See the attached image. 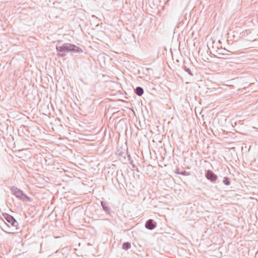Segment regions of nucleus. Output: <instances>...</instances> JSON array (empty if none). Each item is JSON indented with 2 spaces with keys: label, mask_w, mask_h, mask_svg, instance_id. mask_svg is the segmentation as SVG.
<instances>
[{
  "label": "nucleus",
  "mask_w": 258,
  "mask_h": 258,
  "mask_svg": "<svg viewBox=\"0 0 258 258\" xmlns=\"http://www.w3.org/2000/svg\"><path fill=\"white\" fill-rule=\"evenodd\" d=\"M57 54L60 57H64L68 53H81L83 50L79 47L70 43H65L61 45H56Z\"/></svg>",
  "instance_id": "f257e3e1"
},
{
  "label": "nucleus",
  "mask_w": 258,
  "mask_h": 258,
  "mask_svg": "<svg viewBox=\"0 0 258 258\" xmlns=\"http://www.w3.org/2000/svg\"><path fill=\"white\" fill-rule=\"evenodd\" d=\"M3 216L5 219L7 221L6 224L8 226L10 227V225H11L17 229L18 224L17 222L15 220V219L12 216L8 215L7 214H3Z\"/></svg>",
  "instance_id": "f03ea898"
},
{
  "label": "nucleus",
  "mask_w": 258,
  "mask_h": 258,
  "mask_svg": "<svg viewBox=\"0 0 258 258\" xmlns=\"http://www.w3.org/2000/svg\"><path fill=\"white\" fill-rule=\"evenodd\" d=\"M206 177L212 182H215L217 179V176L211 170H208L206 174Z\"/></svg>",
  "instance_id": "7ed1b4c3"
},
{
  "label": "nucleus",
  "mask_w": 258,
  "mask_h": 258,
  "mask_svg": "<svg viewBox=\"0 0 258 258\" xmlns=\"http://www.w3.org/2000/svg\"><path fill=\"white\" fill-rule=\"evenodd\" d=\"M228 51L227 50H226V49L224 48L223 49L222 48V46L220 45V48L219 47V48H218V50H217V51L216 52H217V53L216 54H215V55H224V54H227V52Z\"/></svg>",
  "instance_id": "20e7f679"
},
{
  "label": "nucleus",
  "mask_w": 258,
  "mask_h": 258,
  "mask_svg": "<svg viewBox=\"0 0 258 258\" xmlns=\"http://www.w3.org/2000/svg\"><path fill=\"white\" fill-rule=\"evenodd\" d=\"M155 226L156 225L153 223V221L152 220H148L146 223V227L150 230L154 229Z\"/></svg>",
  "instance_id": "39448f33"
},
{
  "label": "nucleus",
  "mask_w": 258,
  "mask_h": 258,
  "mask_svg": "<svg viewBox=\"0 0 258 258\" xmlns=\"http://www.w3.org/2000/svg\"><path fill=\"white\" fill-rule=\"evenodd\" d=\"M135 92L138 96H141L144 93V90L141 87H137L135 90Z\"/></svg>",
  "instance_id": "423d86ee"
},
{
  "label": "nucleus",
  "mask_w": 258,
  "mask_h": 258,
  "mask_svg": "<svg viewBox=\"0 0 258 258\" xmlns=\"http://www.w3.org/2000/svg\"><path fill=\"white\" fill-rule=\"evenodd\" d=\"M11 190L13 194H24L22 191L16 186L12 187Z\"/></svg>",
  "instance_id": "0eeeda50"
},
{
  "label": "nucleus",
  "mask_w": 258,
  "mask_h": 258,
  "mask_svg": "<svg viewBox=\"0 0 258 258\" xmlns=\"http://www.w3.org/2000/svg\"><path fill=\"white\" fill-rule=\"evenodd\" d=\"M223 183L226 185H229L230 184V179L229 177H225L223 180Z\"/></svg>",
  "instance_id": "6e6552de"
},
{
  "label": "nucleus",
  "mask_w": 258,
  "mask_h": 258,
  "mask_svg": "<svg viewBox=\"0 0 258 258\" xmlns=\"http://www.w3.org/2000/svg\"><path fill=\"white\" fill-rule=\"evenodd\" d=\"M127 150H126V152H120L119 153V155H120L121 157H123L124 159H125V156L127 155V158H128V160H131V156L128 154H127Z\"/></svg>",
  "instance_id": "1a4fd4ad"
},
{
  "label": "nucleus",
  "mask_w": 258,
  "mask_h": 258,
  "mask_svg": "<svg viewBox=\"0 0 258 258\" xmlns=\"http://www.w3.org/2000/svg\"><path fill=\"white\" fill-rule=\"evenodd\" d=\"M218 48H219V46H214V45L212 47V49L211 50V52L213 53V54L215 55L217 53V50H218Z\"/></svg>",
  "instance_id": "9d476101"
},
{
  "label": "nucleus",
  "mask_w": 258,
  "mask_h": 258,
  "mask_svg": "<svg viewBox=\"0 0 258 258\" xmlns=\"http://www.w3.org/2000/svg\"><path fill=\"white\" fill-rule=\"evenodd\" d=\"M130 247H131V244L129 242L124 243L122 245V248L126 250V249L130 248Z\"/></svg>",
  "instance_id": "9b49d317"
},
{
  "label": "nucleus",
  "mask_w": 258,
  "mask_h": 258,
  "mask_svg": "<svg viewBox=\"0 0 258 258\" xmlns=\"http://www.w3.org/2000/svg\"><path fill=\"white\" fill-rule=\"evenodd\" d=\"M184 71L187 72L190 76H193V74L190 70V69L186 66L184 67Z\"/></svg>",
  "instance_id": "f8f14e48"
},
{
  "label": "nucleus",
  "mask_w": 258,
  "mask_h": 258,
  "mask_svg": "<svg viewBox=\"0 0 258 258\" xmlns=\"http://www.w3.org/2000/svg\"><path fill=\"white\" fill-rule=\"evenodd\" d=\"M180 175H182L183 176H188V175H190V173L186 172V171L184 170V171H181L180 173Z\"/></svg>",
  "instance_id": "ddd939ff"
},
{
  "label": "nucleus",
  "mask_w": 258,
  "mask_h": 258,
  "mask_svg": "<svg viewBox=\"0 0 258 258\" xmlns=\"http://www.w3.org/2000/svg\"><path fill=\"white\" fill-rule=\"evenodd\" d=\"M130 163L132 165L133 168H136V165L134 164V163H133V161L132 160L130 161Z\"/></svg>",
  "instance_id": "4468645a"
},
{
  "label": "nucleus",
  "mask_w": 258,
  "mask_h": 258,
  "mask_svg": "<svg viewBox=\"0 0 258 258\" xmlns=\"http://www.w3.org/2000/svg\"><path fill=\"white\" fill-rule=\"evenodd\" d=\"M180 172H181L179 171V168H177V169H176V170H175V173L176 174H180Z\"/></svg>",
  "instance_id": "2eb2a0df"
},
{
  "label": "nucleus",
  "mask_w": 258,
  "mask_h": 258,
  "mask_svg": "<svg viewBox=\"0 0 258 258\" xmlns=\"http://www.w3.org/2000/svg\"><path fill=\"white\" fill-rule=\"evenodd\" d=\"M22 196H23V198L22 197H20V198L23 199V200H25V199L26 198V195H22Z\"/></svg>",
  "instance_id": "dca6fc26"
},
{
  "label": "nucleus",
  "mask_w": 258,
  "mask_h": 258,
  "mask_svg": "<svg viewBox=\"0 0 258 258\" xmlns=\"http://www.w3.org/2000/svg\"><path fill=\"white\" fill-rule=\"evenodd\" d=\"M246 33H247V34H248L249 33H251V30H247L246 31Z\"/></svg>",
  "instance_id": "f3484780"
},
{
  "label": "nucleus",
  "mask_w": 258,
  "mask_h": 258,
  "mask_svg": "<svg viewBox=\"0 0 258 258\" xmlns=\"http://www.w3.org/2000/svg\"><path fill=\"white\" fill-rule=\"evenodd\" d=\"M218 43H219V45H221V41H220V40H219V41H218Z\"/></svg>",
  "instance_id": "a211bd4d"
},
{
  "label": "nucleus",
  "mask_w": 258,
  "mask_h": 258,
  "mask_svg": "<svg viewBox=\"0 0 258 258\" xmlns=\"http://www.w3.org/2000/svg\"><path fill=\"white\" fill-rule=\"evenodd\" d=\"M7 232H8V233H12V232H11V231H7Z\"/></svg>",
  "instance_id": "6ab92c4d"
}]
</instances>
